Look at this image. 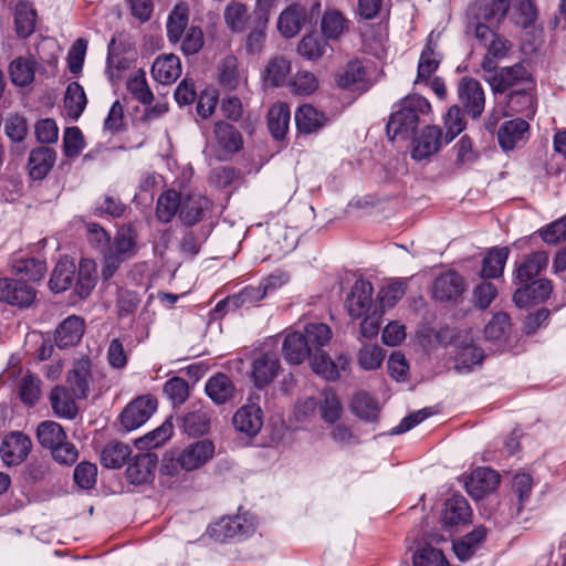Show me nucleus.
I'll list each match as a JSON object with an SVG mask.
<instances>
[{
    "instance_id": "55",
    "label": "nucleus",
    "mask_w": 566,
    "mask_h": 566,
    "mask_svg": "<svg viewBox=\"0 0 566 566\" xmlns=\"http://www.w3.org/2000/svg\"><path fill=\"white\" fill-rule=\"evenodd\" d=\"M511 19L522 28H528L536 19V9L531 0H509Z\"/></svg>"
},
{
    "instance_id": "31",
    "label": "nucleus",
    "mask_w": 566,
    "mask_h": 566,
    "mask_svg": "<svg viewBox=\"0 0 566 566\" xmlns=\"http://www.w3.org/2000/svg\"><path fill=\"white\" fill-rule=\"evenodd\" d=\"M12 271L21 282H36L43 277L46 266L43 261L35 258L15 256L12 260Z\"/></svg>"
},
{
    "instance_id": "45",
    "label": "nucleus",
    "mask_w": 566,
    "mask_h": 566,
    "mask_svg": "<svg viewBox=\"0 0 566 566\" xmlns=\"http://www.w3.org/2000/svg\"><path fill=\"white\" fill-rule=\"evenodd\" d=\"M36 12L28 1H19L15 6L14 21L17 33L21 38H27L33 33L35 28Z\"/></svg>"
},
{
    "instance_id": "37",
    "label": "nucleus",
    "mask_w": 566,
    "mask_h": 566,
    "mask_svg": "<svg viewBox=\"0 0 566 566\" xmlns=\"http://www.w3.org/2000/svg\"><path fill=\"white\" fill-rule=\"evenodd\" d=\"M50 401L54 413L60 418L74 419L77 415V406L65 387H54L50 395Z\"/></svg>"
},
{
    "instance_id": "54",
    "label": "nucleus",
    "mask_w": 566,
    "mask_h": 566,
    "mask_svg": "<svg viewBox=\"0 0 566 566\" xmlns=\"http://www.w3.org/2000/svg\"><path fill=\"white\" fill-rule=\"evenodd\" d=\"M223 15L227 27L232 32L241 33L247 29L249 13L245 4L232 1L226 7Z\"/></svg>"
},
{
    "instance_id": "17",
    "label": "nucleus",
    "mask_w": 566,
    "mask_h": 566,
    "mask_svg": "<svg viewBox=\"0 0 566 566\" xmlns=\"http://www.w3.org/2000/svg\"><path fill=\"white\" fill-rule=\"evenodd\" d=\"M34 298V289L25 282L12 279L0 280V301L19 307H28Z\"/></svg>"
},
{
    "instance_id": "22",
    "label": "nucleus",
    "mask_w": 566,
    "mask_h": 566,
    "mask_svg": "<svg viewBox=\"0 0 566 566\" xmlns=\"http://www.w3.org/2000/svg\"><path fill=\"white\" fill-rule=\"evenodd\" d=\"M443 144L442 130L438 126H427L413 140L411 156L415 160L427 159L437 154Z\"/></svg>"
},
{
    "instance_id": "30",
    "label": "nucleus",
    "mask_w": 566,
    "mask_h": 566,
    "mask_svg": "<svg viewBox=\"0 0 566 566\" xmlns=\"http://www.w3.org/2000/svg\"><path fill=\"white\" fill-rule=\"evenodd\" d=\"M209 205V200L199 193L182 196L179 217L185 224L192 226L201 220Z\"/></svg>"
},
{
    "instance_id": "61",
    "label": "nucleus",
    "mask_w": 566,
    "mask_h": 566,
    "mask_svg": "<svg viewBox=\"0 0 566 566\" xmlns=\"http://www.w3.org/2000/svg\"><path fill=\"white\" fill-rule=\"evenodd\" d=\"M465 126L467 122L460 107L457 105L451 106L444 116V143L449 144L452 142L460 133L464 130Z\"/></svg>"
},
{
    "instance_id": "62",
    "label": "nucleus",
    "mask_w": 566,
    "mask_h": 566,
    "mask_svg": "<svg viewBox=\"0 0 566 566\" xmlns=\"http://www.w3.org/2000/svg\"><path fill=\"white\" fill-rule=\"evenodd\" d=\"M127 90L135 99L144 105H149L154 99V95L148 87L145 73L142 71L136 72L128 78Z\"/></svg>"
},
{
    "instance_id": "39",
    "label": "nucleus",
    "mask_w": 566,
    "mask_h": 566,
    "mask_svg": "<svg viewBox=\"0 0 566 566\" xmlns=\"http://www.w3.org/2000/svg\"><path fill=\"white\" fill-rule=\"evenodd\" d=\"M291 112L285 103L274 104L268 114V126L275 139H283L289 129Z\"/></svg>"
},
{
    "instance_id": "32",
    "label": "nucleus",
    "mask_w": 566,
    "mask_h": 566,
    "mask_svg": "<svg viewBox=\"0 0 566 566\" xmlns=\"http://www.w3.org/2000/svg\"><path fill=\"white\" fill-rule=\"evenodd\" d=\"M247 532L242 523V517L239 515L222 517L208 527L210 537L218 542L244 535Z\"/></svg>"
},
{
    "instance_id": "56",
    "label": "nucleus",
    "mask_w": 566,
    "mask_h": 566,
    "mask_svg": "<svg viewBox=\"0 0 566 566\" xmlns=\"http://www.w3.org/2000/svg\"><path fill=\"white\" fill-rule=\"evenodd\" d=\"M268 17H258V22L254 28L248 33L244 43V50L249 55L260 54L266 40V25Z\"/></svg>"
},
{
    "instance_id": "47",
    "label": "nucleus",
    "mask_w": 566,
    "mask_h": 566,
    "mask_svg": "<svg viewBox=\"0 0 566 566\" xmlns=\"http://www.w3.org/2000/svg\"><path fill=\"white\" fill-rule=\"evenodd\" d=\"M174 432L170 419H166L158 428L136 440L135 444L139 450H148L163 446Z\"/></svg>"
},
{
    "instance_id": "1",
    "label": "nucleus",
    "mask_w": 566,
    "mask_h": 566,
    "mask_svg": "<svg viewBox=\"0 0 566 566\" xmlns=\"http://www.w3.org/2000/svg\"><path fill=\"white\" fill-rule=\"evenodd\" d=\"M431 114L429 101L418 94L407 95L394 105V111L387 124V135L390 139L407 140L411 138L422 122Z\"/></svg>"
},
{
    "instance_id": "27",
    "label": "nucleus",
    "mask_w": 566,
    "mask_h": 566,
    "mask_svg": "<svg viewBox=\"0 0 566 566\" xmlns=\"http://www.w3.org/2000/svg\"><path fill=\"white\" fill-rule=\"evenodd\" d=\"M306 19V9L301 4H291L284 9L277 19V29L284 38L295 36Z\"/></svg>"
},
{
    "instance_id": "50",
    "label": "nucleus",
    "mask_w": 566,
    "mask_h": 566,
    "mask_svg": "<svg viewBox=\"0 0 566 566\" xmlns=\"http://www.w3.org/2000/svg\"><path fill=\"white\" fill-rule=\"evenodd\" d=\"M350 409L354 415L365 421H375L379 413L378 403L366 392H358L354 396Z\"/></svg>"
},
{
    "instance_id": "46",
    "label": "nucleus",
    "mask_w": 566,
    "mask_h": 566,
    "mask_svg": "<svg viewBox=\"0 0 566 566\" xmlns=\"http://www.w3.org/2000/svg\"><path fill=\"white\" fill-rule=\"evenodd\" d=\"M36 438L43 448L52 450L66 440V434L60 423L46 420L38 426Z\"/></svg>"
},
{
    "instance_id": "44",
    "label": "nucleus",
    "mask_w": 566,
    "mask_h": 566,
    "mask_svg": "<svg viewBox=\"0 0 566 566\" xmlns=\"http://www.w3.org/2000/svg\"><path fill=\"white\" fill-rule=\"evenodd\" d=\"M547 264L548 255L546 252H534L518 266L516 277L521 283H527L546 269Z\"/></svg>"
},
{
    "instance_id": "49",
    "label": "nucleus",
    "mask_w": 566,
    "mask_h": 566,
    "mask_svg": "<svg viewBox=\"0 0 566 566\" xmlns=\"http://www.w3.org/2000/svg\"><path fill=\"white\" fill-rule=\"evenodd\" d=\"M507 107L513 113H520L527 118H532L535 114L534 96L525 87L515 90L507 97Z\"/></svg>"
},
{
    "instance_id": "29",
    "label": "nucleus",
    "mask_w": 566,
    "mask_h": 566,
    "mask_svg": "<svg viewBox=\"0 0 566 566\" xmlns=\"http://www.w3.org/2000/svg\"><path fill=\"white\" fill-rule=\"evenodd\" d=\"M486 528L478 526L471 533L453 542L452 548L461 562L469 560L481 547L486 536Z\"/></svg>"
},
{
    "instance_id": "21",
    "label": "nucleus",
    "mask_w": 566,
    "mask_h": 566,
    "mask_svg": "<svg viewBox=\"0 0 566 566\" xmlns=\"http://www.w3.org/2000/svg\"><path fill=\"white\" fill-rule=\"evenodd\" d=\"M499 483L500 476L494 470L478 468L467 479L465 489L473 499L479 500L495 490Z\"/></svg>"
},
{
    "instance_id": "25",
    "label": "nucleus",
    "mask_w": 566,
    "mask_h": 566,
    "mask_svg": "<svg viewBox=\"0 0 566 566\" xmlns=\"http://www.w3.org/2000/svg\"><path fill=\"white\" fill-rule=\"evenodd\" d=\"M84 319L76 315L66 317L55 331V343L60 348L75 346L83 337Z\"/></svg>"
},
{
    "instance_id": "12",
    "label": "nucleus",
    "mask_w": 566,
    "mask_h": 566,
    "mask_svg": "<svg viewBox=\"0 0 566 566\" xmlns=\"http://www.w3.org/2000/svg\"><path fill=\"white\" fill-rule=\"evenodd\" d=\"M464 290L463 277L455 271H448L434 279L431 295L438 302H450L460 298Z\"/></svg>"
},
{
    "instance_id": "4",
    "label": "nucleus",
    "mask_w": 566,
    "mask_h": 566,
    "mask_svg": "<svg viewBox=\"0 0 566 566\" xmlns=\"http://www.w3.org/2000/svg\"><path fill=\"white\" fill-rule=\"evenodd\" d=\"M475 38L486 49V54L481 64L482 70L485 73H491L496 69V60L507 55L511 43L483 23L475 25Z\"/></svg>"
},
{
    "instance_id": "3",
    "label": "nucleus",
    "mask_w": 566,
    "mask_h": 566,
    "mask_svg": "<svg viewBox=\"0 0 566 566\" xmlns=\"http://www.w3.org/2000/svg\"><path fill=\"white\" fill-rule=\"evenodd\" d=\"M243 147L241 133L231 124L218 120L208 138L205 153L219 161L230 159Z\"/></svg>"
},
{
    "instance_id": "58",
    "label": "nucleus",
    "mask_w": 566,
    "mask_h": 566,
    "mask_svg": "<svg viewBox=\"0 0 566 566\" xmlns=\"http://www.w3.org/2000/svg\"><path fill=\"white\" fill-rule=\"evenodd\" d=\"M291 71V63L283 56L272 57L264 70V80L273 85H282Z\"/></svg>"
},
{
    "instance_id": "9",
    "label": "nucleus",
    "mask_w": 566,
    "mask_h": 566,
    "mask_svg": "<svg viewBox=\"0 0 566 566\" xmlns=\"http://www.w3.org/2000/svg\"><path fill=\"white\" fill-rule=\"evenodd\" d=\"M374 287L369 281L358 279L345 301V307L353 319H359L374 311Z\"/></svg>"
},
{
    "instance_id": "19",
    "label": "nucleus",
    "mask_w": 566,
    "mask_h": 566,
    "mask_svg": "<svg viewBox=\"0 0 566 566\" xmlns=\"http://www.w3.org/2000/svg\"><path fill=\"white\" fill-rule=\"evenodd\" d=\"M528 123L525 119L515 118L504 122L497 132L501 148L505 151L523 145L528 137Z\"/></svg>"
},
{
    "instance_id": "33",
    "label": "nucleus",
    "mask_w": 566,
    "mask_h": 566,
    "mask_svg": "<svg viewBox=\"0 0 566 566\" xmlns=\"http://www.w3.org/2000/svg\"><path fill=\"white\" fill-rule=\"evenodd\" d=\"M136 240L137 233L132 227H122L117 231L114 243L109 247L108 252L126 261L136 254Z\"/></svg>"
},
{
    "instance_id": "7",
    "label": "nucleus",
    "mask_w": 566,
    "mask_h": 566,
    "mask_svg": "<svg viewBox=\"0 0 566 566\" xmlns=\"http://www.w3.org/2000/svg\"><path fill=\"white\" fill-rule=\"evenodd\" d=\"M101 375L94 369L92 361L87 357H82L75 361L73 368L67 374V385L74 398L85 399L90 395L91 387L96 377Z\"/></svg>"
},
{
    "instance_id": "53",
    "label": "nucleus",
    "mask_w": 566,
    "mask_h": 566,
    "mask_svg": "<svg viewBox=\"0 0 566 566\" xmlns=\"http://www.w3.org/2000/svg\"><path fill=\"white\" fill-rule=\"evenodd\" d=\"M96 265L92 260H82L78 266L75 291L80 297L90 295L96 284Z\"/></svg>"
},
{
    "instance_id": "51",
    "label": "nucleus",
    "mask_w": 566,
    "mask_h": 566,
    "mask_svg": "<svg viewBox=\"0 0 566 566\" xmlns=\"http://www.w3.org/2000/svg\"><path fill=\"white\" fill-rule=\"evenodd\" d=\"M181 198L175 190H167L159 196L156 212L161 222H169L177 212L180 213Z\"/></svg>"
},
{
    "instance_id": "8",
    "label": "nucleus",
    "mask_w": 566,
    "mask_h": 566,
    "mask_svg": "<svg viewBox=\"0 0 566 566\" xmlns=\"http://www.w3.org/2000/svg\"><path fill=\"white\" fill-rule=\"evenodd\" d=\"M157 409V400L144 395L129 402L120 413V423L126 431H133L148 421Z\"/></svg>"
},
{
    "instance_id": "20",
    "label": "nucleus",
    "mask_w": 566,
    "mask_h": 566,
    "mask_svg": "<svg viewBox=\"0 0 566 566\" xmlns=\"http://www.w3.org/2000/svg\"><path fill=\"white\" fill-rule=\"evenodd\" d=\"M157 468V458L151 453L135 455L126 469V478L132 484H146L153 481Z\"/></svg>"
},
{
    "instance_id": "16",
    "label": "nucleus",
    "mask_w": 566,
    "mask_h": 566,
    "mask_svg": "<svg viewBox=\"0 0 566 566\" xmlns=\"http://www.w3.org/2000/svg\"><path fill=\"white\" fill-rule=\"evenodd\" d=\"M349 365L350 358L347 355H339L336 360H332L323 350H317L311 358L312 370L329 381L337 380L340 373L346 371Z\"/></svg>"
},
{
    "instance_id": "63",
    "label": "nucleus",
    "mask_w": 566,
    "mask_h": 566,
    "mask_svg": "<svg viewBox=\"0 0 566 566\" xmlns=\"http://www.w3.org/2000/svg\"><path fill=\"white\" fill-rule=\"evenodd\" d=\"M326 42L318 36L308 34L297 44V52L301 56L308 61H314L322 57L326 51Z\"/></svg>"
},
{
    "instance_id": "60",
    "label": "nucleus",
    "mask_w": 566,
    "mask_h": 566,
    "mask_svg": "<svg viewBox=\"0 0 566 566\" xmlns=\"http://www.w3.org/2000/svg\"><path fill=\"white\" fill-rule=\"evenodd\" d=\"M35 62L32 59L18 57L10 64V76L13 84L25 86L34 78Z\"/></svg>"
},
{
    "instance_id": "11",
    "label": "nucleus",
    "mask_w": 566,
    "mask_h": 566,
    "mask_svg": "<svg viewBox=\"0 0 566 566\" xmlns=\"http://www.w3.org/2000/svg\"><path fill=\"white\" fill-rule=\"evenodd\" d=\"M214 454V444L211 440L203 439L188 444L177 455L180 469L192 471L201 468Z\"/></svg>"
},
{
    "instance_id": "41",
    "label": "nucleus",
    "mask_w": 566,
    "mask_h": 566,
    "mask_svg": "<svg viewBox=\"0 0 566 566\" xmlns=\"http://www.w3.org/2000/svg\"><path fill=\"white\" fill-rule=\"evenodd\" d=\"M86 104L87 99L84 88L77 82L70 83L64 95V109L66 115L76 120L84 112Z\"/></svg>"
},
{
    "instance_id": "59",
    "label": "nucleus",
    "mask_w": 566,
    "mask_h": 566,
    "mask_svg": "<svg viewBox=\"0 0 566 566\" xmlns=\"http://www.w3.org/2000/svg\"><path fill=\"white\" fill-rule=\"evenodd\" d=\"M210 427L209 413L203 410H195L186 413L182 418L184 431L189 436H202Z\"/></svg>"
},
{
    "instance_id": "34",
    "label": "nucleus",
    "mask_w": 566,
    "mask_h": 566,
    "mask_svg": "<svg viewBox=\"0 0 566 566\" xmlns=\"http://www.w3.org/2000/svg\"><path fill=\"white\" fill-rule=\"evenodd\" d=\"M295 123L301 133L312 134L325 125L326 117L312 105L304 104L295 112Z\"/></svg>"
},
{
    "instance_id": "64",
    "label": "nucleus",
    "mask_w": 566,
    "mask_h": 566,
    "mask_svg": "<svg viewBox=\"0 0 566 566\" xmlns=\"http://www.w3.org/2000/svg\"><path fill=\"white\" fill-rule=\"evenodd\" d=\"M413 566H449L441 549L423 546L416 551L412 557Z\"/></svg>"
},
{
    "instance_id": "10",
    "label": "nucleus",
    "mask_w": 566,
    "mask_h": 566,
    "mask_svg": "<svg viewBox=\"0 0 566 566\" xmlns=\"http://www.w3.org/2000/svg\"><path fill=\"white\" fill-rule=\"evenodd\" d=\"M458 97L465 112L478 118L484 111L485 95L479 81L463 77L458 85Z\"/></svg>"
},
{
    "instance_id": "15",
    "label": "nucleus",
    "mask_w": 566,
    "mask_h": 566,
    "mask_svg": "<svg viewBox=\"0 0 566 566\" xmlns=\"http://www.w3.org/2000/svg\"><path fill=\"white\" fill-rule=\"evenodd\" d=\"M442 54L439 51V33L431 32L428 35L427 44L422 50L418 63V74L415 84L428 82L431 75L438 70Z\"/></svg>"
},
{
    "instance_id": "13",
    "label": "nucleus",
    "mask_w": 566,
    "mask_h": 566,
    "mask_svg": "<svg viewBox=\"0 0 566 566\" xmlns=\"http://www.w3.org/2000/svg\"><path fill=\"white\" fill-rule=\"evenodd\" d=\"M485 80L491 85L494 93H504L505 91L528 82L530 75L527 70L522 64L503 67L499 72L495 70L491 73H485Z\"/></svg>"
},
{
    "instance_id": "42",
    "label": "nucleus",
    "mask_w": 566,
    "mask_h": 566,
    "mask_svg": "<svg viewBox=\"0 0 566 566\" xmlns=\"http://www.w3.org/2000/svg\"><path fill=\"white\" fill-rule=\"evenodd\" d=\"M318 411L326 423H336L343 415V406L338 396L332 389L322 391L318 399Z\"/></svg>"
},
{
    "instance_id": "6",
    "label": "nucleus",
    "mask_w": 566,
    "mask_h": 566,
    "mask_svg": "<svg viewBox=\"0 0 566 566\" xmlns=\"http://www.w3.org/2000/svg\"><path fill=\"white\" fill-rule=\"evenodd\" d=\"M509 0H475L470 8V28L483 23L496 28L509 11Z\"/></svg>"
},
{
    "instance_id": "48",
    "label": "nucleus",
    "mask_w": 566,
    "mask_h": 566,
    "mask_svg": "<svg viewBox=\"0 0 566 566\" xmlns=\"http://www.w3.org/2000/svg\"><path fill=\"white\" fill-rule=\"evenodd\" d=\"M507 258V248H494L490 250L483 259L482 276L489 279L499 277L503 273Z\"/></svg>"
},
{
    "instance_id": "52",
    "label": "nucleus",
    "mask_w": 566,
    "mask_h": 566,
    "mask_svg": "<svg viewBox=\"0 0 566 566\" xmlns=\"http://www.w3.org/2000/svg\"><path fill=\"white\" fill-rule=\"evenodd\" d=\"M130 454V449L123 442H112L105 446L101 452V463L105 468H120Z\"/></svg>"
},
{
    "instance_id": "24",
    "label": "nucleus",
    "mask_w": 566,
    "mask_h": 566,
    "mask_svg": "<svg viewBox=\"0 0 566 566\" xmlns=\"http://www.w3.org/2000/svg\"><path fill=\"white\" fill-rule=\"evenodd\" d=\"M281 365L273 353H265L252 364V378L258 388L268 386L277 376Z\"/></svg>"
},
{
    "instance_id": "2",
    "label": "nucleus",
    "mask_w": 566,
    "mask_h": 566,
    "mask_svg": "<svg viewBox=\"0 0 566 566\" xmlns=\"http://www.w3.org/2000/svg\"><path fill=\"white\" fill-rule=\"evenodd\" d=\"M1 378L3 382L14 387L24 405L33 406L39 401L42 394L40 378L29 369H24L13 357L2 373Z\"/></svg>"
},
{
    "instance_id": "57",
    "label": "nucleus",
    "mask_w": 566,
    "mask_h": 566,
    "mask_svg": "<svg viewBox=\"0 0 566 566\" xmlns=\"http://www.w3.org/2000/svg\"><path fill=\"white\" fill-rule=\"evenodd\" d=\"M302 333L306 337V342L313 354L321 350L332 338V331L329 326L324 323L307 324Z\"/></svg>"
},
{
    "instance_id": "26",
    "label": "nucleus",
    "mask_w": 566,
    "mask_h": 566,
    "mask_svg": "<svg viewBox=\"0 0 566 566\" xmlns=\"http://www.w3.org/2000/svg\"><path fill=\"white\" fill-rule=\"evenodd\" d=\"M151 75L161 84H171L181 75V62L175 54L156 57L151 66Z\"/></svg>"
},
{
    "instance_id": "43",
    "label": "nucleus",
    "mask_w": 566,
    "mask_h": 566,
    "mask_svg": "<svg viewBox=\"0 0 566 566\" xmlns=\"http://www.w3.org/2000/svg\"><path fill=\"white\" fill-rule=\"evenodd\" d=\"M188 7L185 3L176 4L167 19V36L171 43L181 40L185 29L188 24Z\"/></svg>"
},
{
    "instance_id": "28",
    "label": "nucleus",
    "mask_w": 566,
    "mask_h": 566,
    "mask_svg": "<svg viewBox=\"0 0 566 566\" xmlns=\"http://www.w3.org/2000/svg\"><path fill=\"white\" fill-rule=\"evenodd\" d=\"M56 154L46 147H39L30 153L28 167L30 177L42 180L51 171L55 164Z\"/></svg>"
},
{
    "instance_id": "36",
    "label": "nucleus",
    "mask_w": 566,
    "mask_h": 566,
    "mask_svg": "<svg viewBox=\"0 0 566 566\" xmlns=\"http://www.w3.org/2000/svg\"><path fill=\"white\" fill-rule=\"evenodd\" d=\"M206 392L216 405H223L232 399L234 386L231 379L224 374H218L206 384Z\"/></svg>"
},
{
    "instance_id": "38",
    "label": "nucleus",
    "mask_w": 566,
    "mask_h": 566,
    "mask_svg": "<svg viewBox=\"0 0 566 566\" xmlns=\"http://www.w3.org/2000/svg\"><path fill=\"white\" fill-rule=\"evenodd\" d=\"M219 80L227 90H235L247 82V75L238 67V60L233 55L226 56L219 64Z\"/></svg>"
},
{
    "instance_id": "40",
    "label": "nucleus",
    "mask_w": 566,
    "mask_h": 566,
    "mask_svg": "<svg viewBox=\"0 0 566 566\" xmlns=\"http://www.w3.org/2000/svg\"><path fill=\"white\" fill-rule=\"evenodd\" d=\"M75 264L73 261L69 259H62L60 260L50 279V289L55 292H64L66 291L72 284L75 275Z\"/></svg>"
},
{
    "instance_id": "18",
    "label": "nucleus",
    "mask_w": 566,
    "mask_h": 566,
    "mask_svg": "<svg viewBox=\"0 0 566 566\" xmlns=\"http://www.w3.org/2000/svg\"><path fill=\"white\" fill-rule=\"evenodd\" d=\"M232 423L240 433L254 437L262 429L263 411L256 403H247L235 411Z\"/></svg>"
},
{
    "instance_id": "5",
    "label": "nucleus",
    "mask_w": 566,
    "mask_h": 566,
    "mask_svg": "<svg viewBox=\"0 0 566 566\" xmlns=\"http://www.w3.org/2000/svg\"><path fill=\"white\" fill-rule=\"evenodd\" d=\"M335 83L343 90L358 93L366 92L371 86V82L367 74L365 61L358 57L350 59L337 70Z\"/></svg>"
},
{
    "instance_id": "14",
    "label": "nucleus",
    "mask_w": 566,
    "mask_h": 566,
    "mask_svg": "<svg viewBox=\"0 0 566 566\" xmlns=\"http://www.w3.org/2000/svg\"><path fill=\"white\" fill-rule=\"evenodd\" d=\"M32 448V442L22 432H11L1 442L0 454L7 465H18L23 462Z\"/></svg>"
},
{
    "instance_id": "35",
    "label": "nucleus",
    "mask_w": 566,
    "mask_h": 566,
    "mask_svg": "<svg viewBox=\"0 0 566 566\" xmlns=\"http://www.w3.org/2000/svg\"><path fill=\"white\" fill-rule=\"evenodd\" d=\"M471 509L468 501L461 495H454L447 500L442 512V522L446 525H458L470 520Z\"/></svg>"
},
{
    "instance_id": "23",
    "label": "nucleus",
    "mask_w": 566,
    "mask_h": 566,
    "mask_svg": "<svg viewBox=\"0 0 566 566\" xmlns=\"http://www.w3.org/2000/svg\"><path fill=\"white\" fill-rule=\"evenodd\" d=\"M282 353L285 360L294 365L302 364L307 357L313 355L306 337L302 332L296 331L286 332Z\"/></svg>"
}]
</instances>
